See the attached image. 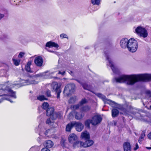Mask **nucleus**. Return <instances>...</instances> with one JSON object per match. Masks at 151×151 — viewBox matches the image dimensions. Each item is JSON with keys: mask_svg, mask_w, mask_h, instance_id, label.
I'll use <instances>...</instances> for the list:
<instances>
[{"mask_svg": "<svg viewBox=\"0 0 151 151\" xmlns=\"http://www.w3.org/2000/svg\"><path fill=\"white\" fill-rule=\"evenodd\" d=\"M151 81V74L122 75L113 79V83H124L127 85H132L139 81Z\"/></svg>", "mask_w": 151, "mask_h": 151, "instance_id": "f257e3e1", "label": "nucleus"}, {"mask_svg": "<svg viewBox=\"0 0 151 151\" xmlns=\"http://www.w3.org/2000/svg\"><path fill=\"white\" fill-rule=\"evenodd\" d=\"M21 82L19 83L17 82H14L13 83H8L9 82L6 83L5 85H1L0 87L1 88L0 89V94H3L0 95V96L3 95H5V93L7 92L9 93V95L11 97L16 99V98L15 95V93L10 88L14 87V86L19 85V86H22L27 85L30 84L35 85L37 84L38 82L33 80L28 79L26 80H22L21 81Z\"/></svg>", "mask_w": 151, "mask_h": 151, "instance_id": "f03ea898", "label": "nucleus"}, {"mask_svg": "<svg viewBox=\"0 0 151 151\" xmlns=\"http://www.w3.org/2000/svg\"><path fill=\"white\" fill-rule=\"evenodd\" d=\"M128 50L132 52L136 51L138 48V43L136 40L133 38H131L129 40L127 44Z\"/></svg>", "mask_w": 151, "mask_h": 151, "instance_id": "7ed1b4c3", "label": "nucleus"}, {"mask_svg": "<svg viewBox=\"0 0 151 151\" xmlns=\"http://www.w3.org/2000/svg\"><path fill=\"white\" fill-rule=\"evenodd\" d=\"M75 88L76 86L74 83L68 84L65 86L63 93L67 96H68L74 92Z\"/></svg>", "mask_w": 151, "mask_h": 151, "instance_id": "20e7f679", "label": "nucleus"}, {"mask_svg": "<svg viewBox=\"0 0 151 151\" xmlns=\"http://www.w3.org/2000/svg\"><path fill=\"white\" fill-rule=\"evenodd\" d=\"M105 56L108 62H107V66H109L111 68L113 73L115 74H119V70L116 68L114 65L113 62L111 60L110 58L109 57V55L107 53L105 52Z\"/></svg>", "mask_w": 151, "mask_h": 151, "instance_id": "39448f33", "label": "nucleus"}, {"mask_svg": "<svg viewBox=\"0 0 151 151\" xmlns=\"http://www.w3.org/2000/svg\"><path fill=\"white\" fill-rule=\"evenodd\" d=\"M135 31L137 34L140 37L146 38L148 36V32L147 30L141 26L137 27Z\"/></svg>", "mask_w": 151, "mask_h": 151, "instance_id": "423d86ee", "label": "nucleus"}, {"mask_svg": "<svg viewBox=\"0 0 151 151\" xmlns=\"http://www.w3.org/2000/svg\"><path fill=\"white\" fill-rule=\"evenodd\" d=\"M51 87L52 89V91L55 92V93L57 94V99H60V94L61 92L60 86L58 85L57 82H54L52 83Z\"/></svg>", "mask_w": 151, "mask_h": 151, "instance_id": "0eeeda50", "label": "nucleus"}, {"mask_svg": "<svg viewBox=\"0 0 151 151\" xmlns=\"http://www.w3.org/2000/svg\"><path fill=\"white\" fill-rule=\"evenodd\" d=\"M45 128L43 127L42 126V125L40 124L38 126V127L36 129L35 131L37 132H40L39 134L40 135L43 134L46 136H47V134L50 132V129H48L46 130L45 132Z\"/></svg>", "mask_w": 151, "mask_h": 151, "instance_id": "6e6552de", "label": "nucleus"}, {"mask_svg": "<svg viewBox=\"0 0 151 151\" xmlns=\"http://www.w3.org/2000/svg\"><path fill=\"white\" fill-rule=\"evenodd\" d=\"M102 119L101 116L99 115L94 116L91 119V124L93 125H96L100 123Z\"/></svg>", "mask_w": 151, "mask_h": 151, "instance_id": "1a4fd4ad", "label": "nucleus"}, {"mask_svg": "<svg viewBox=\"0 0 151 151\" xmlns=\"http://www.w3.org/2000/svg\"><path fill=\"white\" fill-rule=\"evenodd\" d=\"M132 107L129 106H126V105L121 106L120 107V109L123 111V113L121 112V114L127 115L128 113L130 112Z\"/></svg>", "mask_w": 151, "mask_h": 151, "instance_id": "9d476101", "label": "nucleus"}, {"mask_svg": "<svg viewBox=\"0 0 151 151\" xmlns=\"http://www.w3.org/2000/svg\"><path fill=\"white\" fill-rule=\"evenodd\" d=\"M96 95L100 98L105 103H107L109 104H111V103H114V102L111 100L107 99L106 96L100 93H97Z\"/></svg>", "mask_w": 151, "mask_h": 151, "instance_id": "9b49d317", "label": "nucleus"}, {"mask_svg": "<svg viewBox=\"0 0 151 151\" xmlns=\"http://www.w3.org/2000/svg\"><path fill=\"white\" fill-rule=\"evenodd\" d=\"M34 63L37 66L41 67L43 63V60L42 57L40 56L36 57L34 60Z\"/></svg>", "mask_w": 151, "mask_h": 151, "instance_id": "f8f14e48", "label": "nucleus"}, {"mask_svg": "<svg viewBox=\"0 0 151 151\" xmlns=\"http://www.w3.org/2000/svg\"><path fill=\"white\" fill-rule=\"evenodd\" d=\"M74 126L75 127L76 129L78 132L81 131L83 128L84 125L81 122H73Z\"/></svg>", "mask_w": 151, "mask_h": 151, "instance_id": "ddd939ff", "label": "nucleus"}, {"mask_svg": "<svg viewBox=\"0 0 151 151\" xmlns=\"http://www.w3.org/2000/svg\"><path fill=\"white\" fill-rule=\"evenodd\" d=\"M129 42V40L127 38L122 39L120 42V45L122 48H126L127 47V44Z\"/></svg>", "mask_w": 151, "mask_h": 151, "instance_id": "4468645a", "label": "nucleus"}, {"mask_svg": "<svg viewBox=\"0 0 151 151\" xmlns=\"http://www.w3.org/2000/svg\"><path fill=\"white\" fill-rule=\"evenodd\" d=\"M84 114L81 111L79 112H74L75 118L77 120L81 119L84 117Z\"/></svg>", "mask_w": 151, "mask_h": 151, "instance_id": "2eb2a0df", "label": "nucleus"}, {"mask_svg": "<svg viewBox=\"0 0 151 151\" xmlns=\"http://www.w3.org/2000/svg\"><path fill=\"white\" fill-rule=\"evenodd\" d=\"M77 136L74 133L71 134H70L68 137V140L69 142L73 143L74 141L77 140Z\"/></svg>", "mask_w": 151, "mask_h": 151, "instance_id": "dca6fc26", "label": "nucleus"}, {"mask_svg": "<svg viewBox=\"0 0 151 151\" xmlns=\"http://www.w3.org/2000/svg\"><path fill=\"white\" fill-rule=\"evenodd\" d=\"M45 46L46 47H48L49 48L51 47H55L57 48H58L59 47L58 45L56 43L52 41H49L47 42Z\"/></svg>", "mask_w": 151, "mask_h": 151, "instance_id": "f3484780", "label": "nucleus"}, {"mask_svg": "<svg viewBox=\"0 0 151 151\" xmlns=\"http://www.w3.org/2000/svg\"><path fill=\"white\" fill-rule=\"evenodd\" d=\"M93 141L89 139H87L84 142H83V147H87L92 145L93 144Z\"/></svg>", "mask_w": 151, "mask_h": 151, "instance_id": "a211bd4d", "label": "nucleus"}, {"mask_svg": "<svg viewBox=\"0 0 151 151\" xmlns=\"http://www.w3.org/2000/svg\"><path fill=\"white\" fill-rule=\"evenodd\" d=\"M123 147L124 151H131V146L129 142H125L123 144Z\"/></svg>", "mask_w": 151, "mask_h": 151, "instance_id": "6ab92c4d", "label": "nucleus"}, {"mask_svg": "<svg viewBox=\"0 0 151 151\" xmlns=\"http://www.w3.org/2000/svg\"><path fill=\"white\" fill-rule=\"evenodd\" d=\"M81 139H84L85 140L89 139L90 138V135L88 132L86 131L82 132L81 135Z\"/></svg>", "mask_w": 151, "mask_h": 151, "instance_id": "aec40b11", "label": "nucleus"}, {"mask_svg": "<svg viewBox=\"0 0 151 151\" xmlns=\"http://www.w3.org/2000/svg\"><path fill=\"white\" fill-rule=\"evenodd\" d=\"M54 109L52 107L47 108L46 110V115L47 116H50L52 115L54 113Z\"/></svg>", "mask_w": 151, "mask_h": 151, "instance_id": "412c9836", "label": "nucleus"}, {"mask_svg": "<svg viewBox=\"0 0 151 151\" xmlns=\"http://www.w3.org/2000/svg\"><path fill=\"white\" fill-rule=\"evenodd\" d=\"M73 143V146L74 148L83 147V142L80 141H77V140L74 141Z\"/></svg>", "mask_w": 151, "mask_h": 151, "instance_id": "4be33fe9", "label": "nucleus"}, {"mask_svg": "<svg viewBox=\"0 0 151 151\" xmlns=\"http://www.w3.org/2000/svg\"><path fill=\"white\" fill-rule=\"evenodd\" d=\"M62 114L60 112L54 113L51 118L53 120H55L57 118H60L62 116Z\"/></svg>", "mask_w": 151, "mask_h": 151, "instance_id": "5701e85b", "label": "nucleus"}, {"mask_svg": "<svg viewBox=\"0 0 151 151\" xmlns=\"http://www.w3.org/2000/svg\"><path fill=\"white\" fill-rule=\"evenodd\" d=\"M44 145L47 148H50L53 146V143L51 140H48L44 142Z\"/></svg>", "mask_w": 151, "mask_h": 151, "instance_id": "b1692460", "label": "nucleus"}, {"mask_svg": "<svg viewBox=\"0 0 151 151\" xmlns=\"http://www.w3.org/2000/svg\"><path fill=\"white\" fill-rule=\"evenodd\" d=\"M74 126L73 122L68 123L66 126V131L68 132H70Z\"/></svg>", "mask_w": 151, "mask_h": 151, "instance_id": "393cba45", "label": "nucleus"}, {"mask_svg": "<svg viewBox=\"0 0 151 151\" xmlns=\"http://www.w3.org/2000/svg\"><path fill=\"white\" fill-rule=\"evenodd\" d=\"M32 62L31 61H29L27 64L25 66V68L26 70L28 72H31V69L30 66L31 65Z\"/></svg>", "mask_w": 151, "mask_h": 151, "instance_id": "a878e982", "label": "nucleus"}, {"mask_svg": "<svg viewBox=\"0 0 151 151\" xmlns=\"http://www.w3.org/2000/svg\"><path fill=\"white\" fill-rule=\"evenodd\" d=\"M112 116L113 117H116L119 114V111L116 109H114L112 110Z\"/></svg>", "mask_w": 151, "mask_h": 151, "instance_id": "bb28decb", "label": "nucleus"}, {"mask_svg": "<svg viewBox=\"0 0 151 151\" xmlns=\"http://www.w3.org/2000/svg\"><path fill=\"white\" fill-rule=\"evenodd\" d=\"M90 107L88 106H82L81 108V110L82 111L86 112L89 111L90 109Z\"/></svg>", "mask_w": 151, "mask_h": 151, "instance_id": "cd10ccee", "label": "nucleus"}, {"mask_svg": "<svg viewBox=\"0 0 151 151\" xmlns=\"http://www.w3.org/2000/svg\"><path fill=\"white\" fill-rule=\"evenodd\" d=\"M101 0H91V4L93 5L99 6L100 4Z\"/></svg>", "mask_w": 151, "mask_h": 151, "instance_id": "c85d7f7f", "label": "nucleus"}, {"mask_svg": "<svg viewBox=\"0 0 151 151\" xmlns=\"http://www.w3.org/2000/svg\"><path fill=\"white\" fill-rule=\"evenodd\" d=\"M82 86L85 90H89L90 88V86L86 83H83V84H82Z\"/></svg>", "mask_w": 151, "mask_h": 151, "instance_id": "c756f323", "label": "nucleus"}, {"mask_svg": "<svg viewBox=\"0 0 151 151\" xmlns=\"http://www.w3.org/2000/svg\"><path fill=\"white\" fill-rule=\"evenodd\" d=\"M77 100V97L76 96H73L71 97L69 100V103H74Z\"/></svg>", "mask_w": 151, "mask_h": 151, "instance_id": "7c9ffc66", "label": "nucleus"}, {"mask_svg": "<svg viewBox=\"0 0 151 151\" xmlns=\"http://www.w3.org/2000/svg\"><path fill=\"white\" fill-rule=\"evenodd\" d=\"M37 99L40 101L47 100V99L44 95H39L37 96Z\"/></svg>", "mask_w": 151, "mask_h": 151, "instance_id": "2f4dec72", "label": "nucleus"}, {"mask_svg": "<svg viewBox=\"0 0 151 151\" xmlns=\"http://www.w3.org/2000/svg\"><path fill=\"white\" fill-rule=\"evenodd\" d=\"M13 61L14 64L16 66H18L19 64L20 60L19 59H16L14 58L12 59Z\"/></svg>", "mask_w": 151, "mask_h": 151, "instance_id": "473e14b6", "label": "nucleus"}, {"mask_svg": "<svg viewBox=\"0 0 151 151\" xmlns=\"http://www.w3.org/2000/svg\"><path fill=\"white\" fill-rule=\"evenodd\" d=\"M49 106V104L46 102L44 103L42 105V108L44 109H47Z\"/></svg>", "mask_w": 151, "mask_h": 151, "instance_id": "72a5a7b5", "label": "nucleus"}, {"mask_svg": "<svg viewBox=\"0 0 151 151\" xmlns=\"http://www.w3.org/2000/svg\"><path fill=\"white\" fill-rule=\"evenodd\" d=\"M0 38L2 40H5L9 38L8 35L6 34H3L1 36Z\"/></svg>", "mask_w": 151, "mask_h": 151, "instance_id": "f704fd0d", "label": "nucleus"}, {"mask_svg": "<svg viewBox=\"0 0 151 151\" xmlns=\"http://www.w3.org/2000/svg\"><path fill=\"white\" fill-rule=\"evenodd\" d=\"M87 102V101L85 99H82L81 101L79 102V104L81 106L84 104H86Z\"/></svg>", "mask_w": 151, "mask_h": 151, "instance_id": "c9c22d12", "label": "nucleus"}, {"mask_svg": "<svg viewBox=\"0 0 151 151\" xmlns=\"http://www.w3.org/2000/svg\"><path fill=\"white\" fill-rule=\"evenodd\" d=\"M91 123V120H88L85 122V125L87 127H90V124Z\"/></svg>", "mask_w": 151, "mask_h": 151, "instance_id": "e433bc0d", "label": "nucleus"}, {"mask_svg": "<svg viewBox=\"0 0 151 151\" xmlns=\"http://www.w3.org/2000/svg\"><path fill=\"white\" fill-rule=\"evenodd\" d=\"M144 119L146 122L151 123V117L146 116L145 117Z\"/></svg>", "mask_w": 151, "mask_h": 151, "instance_id": "4c0bfd02", "label": "nucleus"}, {"mask_svg": "<svg viewBox=\"0 0 151 151\" xmlns=\"http://www.w3.org/2000/svg\"><path fill=\"white\" fill-rule=\"evenodd\" d=\"M60 37L61 39L66 38L68 39V36L65 34L62 33L60 35Z\"/></svg>", "mask_w": 151, "mask_h": 151, "instance_id": "58836bf2", "label": "nucleus"}, {"mask_svg": "<svg viewBox=\"0 0 151 151\" xmlns=\"http://www.w3.org/2000/svg\"><path fill=\"white\" fill-rule=\"evenodd\" d=\"M80 106V105L79 104L76 105H74L73 106V108L74 110L77 109L79 108Z\"/></svg>", "mask_w": 151, "mask_h": 151, "instance_id": "ea45409f", "label": "nucleus"}, {"mask_svg": "<svg viewBox=\"0 0 151 151\" xmlns=\"http://www.w3.org/2000/svg\"><path fill=\"white\" fill-rule=\"evenodd\" d=\"M145 135V132L144 131H143L141 133V136L139 138L142 139H143L144 138Z\"/></svg>", "mask_w": 151, "mask_h": 151, "instance_id": "a19ab883", "label": "nucleus"}, {"mask_svg": "<svg viewBox=\"0 0 151 151\" xmlns=\"http://www.w3.org/2000/svg\"><path fill=\"white\" fill-rule=\"evenodd\" d=\"M146 93L147 96L151 99V91L149 90H147L146 91Z\"/></svg>", "mask_w": 151, "mask_h": 151, "instance_id": "79ce46f5", "label": "nucleus"}, {"mask_svg": "<svg viewBox=\"0 0 151 151\" xmlns=\"http://www.w3.org/2000/svg\"><path fill=\"white\" fill-rule=\"evenodd\" d=\"M46 94L47 97H50L51 95L50 94V90H47L46 93Z\"/></svg>", "mask_w": 151, "mask_h": 151, "instance_id": "37998d69", "label": "nucleus"}, {"mask_svg": "<svg viewBox=\"0 0 151 151\" xmlns=\"http://www.w3.org/2000/svg\"><path fill=\"white\" fill-rule=\"evenodd\" d=\"M47 73V72H45L44 73H40L39 74L36 75V76L37 77L42 76H45V73Z\"/></svg>", "mask_w": 151, "mask_h": 151, "instance_id": "c03bdc74", "label": "nucleus"}, {"mask_svg": "<svg viewBox=\"0 0 151 151\" xmlns=\"http://www.w3.org/2000/svg\"><path fill=\"white\" fill-rule=\"evenodd\" d=\"M25 54V53L23 52H21L18 55V57L19 58H22Z\"/></svg>", "mask_w": 151, "mask_h": 151, "instance_id": "a18cd8bd", "label": "nucleus"}, {"mask_svg": "<svg viewBox=\"0 0 151 151\" xmlns=\"http://www.w3.org/2000/svg\"><path fill=\"white\" fill-rule=\"evenodd\" d=\"M46 123L47 124L50 125L51 124L52 122L51 121L50 118H48L47 119Z\"/></svg>", "mask_w": 151, "mask_h": 151, "instance_id": "49530a36", "label": "nucleus"}, {"mask_svg": "<svg viewBox=\"0 0 151 151\" xmlns=\"http://www.w3.org/2000/svg\"><path fill=\"white\" fill-rule=\"evenodd\" d=\"M65 73V71H63L61 72L60 71H58V74H61L62 76L64 75Z\"/></svg>", "mask_w": 151, "mask_h": 151, "instance_id": "de8ad7c7", "label": "nucleus"}, {"mask_svg": "<svg viewBox=\"0 0 151 151\" xmlns=\"http://www.w3.org/2000/svg\"><path fill=\"white\" fill-rule=\"evenodd\" d=\"M29 151H37L36 150V147H32Z\"/></svg>", "mask_w": 151, "mask_h": 151, "instance_id": "09e8293b", "label": "nucleus"}, {"mask_svg": "<svg viewBox=\"0 0 151 151\" xmlns=\"http://www.w3.org/2000/svg\"><path fill=\"white\" fill-rule=\"evenodd\" d=\"M41 151H50V150L47 148L46 147L42 148Z\"/></svg>", "mask_w": 151, "mask_h": 151, "instance_id": "8fccbe9b", "label": "nucleus"}, {"mask_svg": "<svg viewBox=\"0 0 151 151\" xmlns=\"http://www.w3.org/2000/svg\"><path fill=\"white\" fill-rule=\"evenodd\" d=\"M61 145L62 146H64L65 145V141L64 140H62L61 141Z\"/></svg>", "mask_w": 151, "mask_h": 151, "instance_id": "3c124183", "label": "nucleus"}, {"mask_svg": "<svg viewBox=\"0 0 151 151\" xmlns=\"http://www.w3.org/2000/svg\"><path fill=\"white\" fill-rule=\"evenodd\" d=\"M139 148V146L137 143H136L135 145V147L134 148V150H136Z\"/></svg>", "mask_w": 151, "mask_h": 151, "instance_id": "603ef678", "label": "nucleus"}, {"mask_svg": "<svg viewBox=\"0 0 151 151\" xmlns=\"http://www.w3.org/2000/svg\"><path fill=\"white\" fill-rule=\"evenodd\" d=\"M4 99H6V100H9V101H10L11 102H13L11 101H10V100L6 98H4V99H0V103H1L3 101V100Z\"/></svg>", "mask_w": 151, "mask_h": 151, "instance_id": "864d4df0", "label": "nucleus"}, {"mask_svg": "<svg viewBox=\"0 0 151 151\" xmlns=\"http://www.w3.org/2000/svg\"><path fill=\"white\" fill-rule=\"evenodd\" d=\"M4 17V14H1L0 13V20L1 19Z\"/></svg>", "mask_w": 151, "mask_h": 151, "instance_id": "5fc2aeb1", "label": "nucleus"}, {"mask_svg": "<svg viewBox=\"0 0 151 151\" xmlns=\"http://www.w3.org/2000/svg\"><path fill=\"white\" fill-rule=\"evenodd\" d=\"M148 137L149 139H151V132L148 134Z\"/></svg>", "mask_w": 151, "mask_h": 151, "instance_id": "6e6d98bb", "label": "nucleus"}, {"mask_svg": "<svg viewBox=\"0 0 151 151\" xmlns=\"http://www.w3.org/2000/svg\"><path fill=\"white\" fill-rule=\"evenodd\" d=\"M76 80L82 85V84H83V82H81L78 79H76Z\"/></svg>", "mask_w": 151, "mask_h": 151, "instance_id": "4d7b16f0", "label": "nucleus"}, {"mask_svg": "<svg viewBox=\"0 0 151 151\" xmlns=\"http://www.w3.org/2000/svg\"><path fill=\"white\" fill-rule=\"evenodd\" d=\"M90 47L91 46H87L85 48V50L90 49Z\"/></svg>", "mask_w": 151, "mask_h": 151, "instance_id": "13d9d810", "label": "nucleus"}, {"mask_svg": "<svg viewBox=\"0 0 151 151\" xmlns=\"http://www.w3.org/2000/svg\"><path fill=\"white\" fill-rule=\"evenodd\" d=\"M143 140V139H139L138 140V142H139L141 144V142Z\"/></svg>", "mask_w": 151, "mask_h": 151, "instance_id": "bf43d9fd", "label": "nucleus"}, {"mask_svg": "<svg viewBox=\"0 0 151 151\" xmlns=\"http://www.w3.org/2000/svg\"><path fill=\"white\" fill-rule=\"evenodd\" d=\"M48 51L50 52H55L54 51H51L49 50H47Z\"/></svg>", "mask_w": 151, "mask_h": 151, "instance_id": "052dcab7", "label": "nucleus"}, {"mask_svg": "<svg viewBox=\"0 0 151 151\" xmlns=\"http://www.w3.org/2000/svg\"><path fill=\"white\" fill-rule=\"evenodd\" d=\"M146 148L148 149H151V147H146Z\"/></svg>", "mask_w": 151, "mask_h": 151, "instance_id": "680f3d73", "label": "nucleus"}, {"mask_svg": "<svg viewBox=\"0 0 151 151\" xmlns=\"http://www.w3.org/2000/svg\"><path fill=\"white\" fill-rule=\"evenodd\" d=\"M139 115H140V114L138 113H137Z\"/></svg>", "mask_w": 151, "mask_h": 151, "instance_id": "e2e57ef3", "label": "nucleus"}, {"mask_svg": "<svg viewBox=\"0 0 151 151\" xmlns=\"http://www.w3.org/2000/svg\"><path fill=\"white\" fill-rule=\"evenodd\" d=\"M150 108L151 109V105L150 106Z\"/></svg>", "mask_w": 151, "mask_h": 151, "instance_id": "0e129e2a", "label": "nucleus"}]
</instances>
